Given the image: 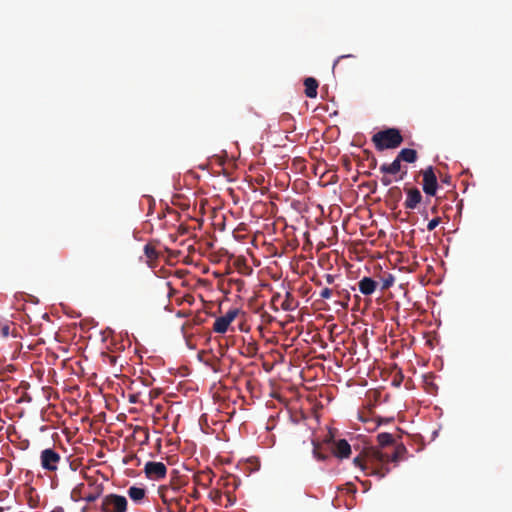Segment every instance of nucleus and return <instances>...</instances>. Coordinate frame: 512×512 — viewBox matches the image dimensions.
Listing matches in <instances>:
<instances>
[{"instance_id": "f257e3e1", "label": "nucleus", "mask_w": 512, "mask_h": 512, "mask_svg": "<svg viewBox=\"0 0 512 512\" xmlns=\"http://www.w3.org/2000/svg\"><path fill=\"white\" fill-rule=\"evenodd\" d=\"M363 457L366 458L367 469L369 474L384 478L390 469L387 464L390 462L388 454L383 453L376 447H366L363 449Z\"/></svg>"}, {"instance_id": "f03ea898", "label": "nucleus", "mask_w": 512, "mask_h": 512, "mask_svg": "<svg viewBox=\"0 0 512 512\" xmlns=\"http://www.w3.org/2000/svg\"><path fill=\"white\" fill-rule=\"evenodd\" d=\"M371 140L377 151H384L398 148L403 142V136L397 128H386L375 133Z\"/></svg>"}, {"instance_id": "7ed1b4c3", "label": "nucleus", "mask_w": 512, "mask_h": 512, "mask_svg": "<svg viewBox=\"0 0 512 512\" xmlns=\"http://www.w3.org/2000/svg\"><path fill=\"white\" fill-rule=\"evenodd\" d=\"M128 501L125 496L111 493L102 498L101 512H126Z\"/></svg>"}, {"instance_id": "20e7f679", "label": "nucleus", "mask_w": 512, "mask_h": 512, "mask_svg": "<svg viewBox=\"0 0 512 512\" xmlns=\"http://www.w3.org/2000/svg\"><path fill=\"white\" fill-rule=\"evenodd\" d=\"M61 461V456L52 448L42 450L40 455L41 466L44 470L54 472Z\"/></svg>"}, {"instance_id": "39448f33", "label": "nucleus", "mask_w": 512, "mask_h": 512, "mask_svg": "<svg viewBox=\"0 0 512 512\" xmlns=\"http://www.w3.org/2000/svg\"><path fill=\"white\" fill-rule=\"evenodd\" d=\"M423 176L422 188L427 196H435L438 188V181L432 166L421 171Z\"/></svg>"}, {"instance_id": "423d86ee", "label": "nucleus", "mask_w": 512, "mask_h": 512, "mask_svg": "<svg viewBox=\"0 0 512 512\" xmlns=\"http://www.w3.org/2000/svg\"><path fill=\"white\" fill-rule=\"evenodd\" d=\"M145 475L150 480H161L166 477L167 467L163 462L149 461L144 467Z\"/></svg>"}, {"instance_id": "0eeeda50", "label": "nucleus", "mask_w": 512, "mask_h": 512, "mask_svg": "<svg viewBox=\"0 0 512 512\" xmlns=\"http://www.w3.org/2000/svg\"><path fill=\"white\" fill-rule=\"evenodd\" d=\"M238 313V309H231L224 316L218 317L213 324V331L219 334L226 333L229 325L235 320Z\"/></svg>"}, {"instance_id": "6e6552de", "label": "nucleus", "mask_w": 512, "mask_h": 512, "mask_svg": "<svg viewBox=\"0 0 512 512\" xmlns=\"http://www.w3.org/2000/svg\"><path fill=\"white\" fill-rule=\"evenodd\" d=\"M405 192L407 194L406 200L404 202V206L406 209H415L422 201V194L418 188H405Z\"/></svg>"}, {"instance_id": "1a4fd4ad", "label": "nucleus", "mask_w": 512, "mask_h": 512, "mask_svg": "<svg viewBox=\"0 0 512 512\" xmlns=\"http://www.w3.org/2000/svg\"><path fill=\"white\" fill-rule=\"evenodd\" d=\"M333 453L338 458H348L351 454V446L345 439L335 442Z\"/></svg>"}, {"instance_id": "9d476101", "label": "nucleus", "mask_w": 512, "mask_h": 512, "mask_svg": "<svg viewBox=\"0 0 512 512\" xmlns=\"http://www.w3.org/2000/svg\"><path fill=\"white\" fill-rule=\"evenodd\" d=\"M377 286L378 283L370 277H363L358 282L359 291L366 296L373 294Z\"/></svg>"}, {"instance_id": "9b49d317", "label": "nucleus", "mask_w": 512, "mask_h": 512, "mask_svg": "<svg viewBox=\"0 0 512 512\" xmlns=\"http://www.w3.org/2000/svg\"><path fill=\"white\" fill-rule=\"evenodd\" d=\"M146 489L138 486H131L127 490L129 498L135 503H141L146 497Z\"/></svg>"}, {"instance_id": "f8f14e48", "label": "nucleus", "mask_w": 512, "mask_h": 512, "mask_svg": "<svg viewBox=\"0 0 512 512\" xmlns=\"http://www.w3.org/2000/svg\"><path fill=\"white\" fill-rule=\"evenodd\" d=\"M380 171L383 174L395 175L401 171V161L398 157H396L392 163L387 164L384 163L380 166Z\"/></svg>"}, {"instance_id": "ddd939ff", "label": "nucleus", "mask_w": 512, "mask_h": 512, "mask_svg": "<svg viewBox=\"0 0 512 512\" xmlns=\"http://www.w3.org/2000/svg\"><path fill=\"white\" fill-rule=\"evenodd\" d=\"M305 95L309 98L317 96L318 81L313 77H308L304 80Z\"/></svg>"}, {"instance_id": "4468645a", "label": "nucleus", "mask_w": 512, "mask_h": 512, "mask_svg": "<svg viewBox=\"0 0 512 512\" xmlns=\"http://www.w3.org/2000/svg\"><path fill=\"white\" fill-rule=\"evenodd\" d=\"M397 157L400 159V161L414 163L417 160L418 155L416 150L404 148L398 153Z\"/></svg>"}, {"instance_id": "2eb2a0df", "label": "nucleus", "mask_w": 512, "mask_h": 512, "mask_svg": "<svg viewBox=\"0 0 512 512\" xmlns=\"http://www.w3.org/2000/svg\"><path fill=\"white\" fill-rule=\"evenodd\" d=\"M361 420H362L363 422L373 424V426L368 427V429L374 430V429H376L377 427H379L381 424H388V423H391V422L393 421V417H390V418L376 417L375 419H371V420H369V419L364 418L363 416H361Z\"/></svg>"}, {"instance_id": "dca6fc26", "label": "nucleus", "mask_w": 512, "mask_h": 512, "mask_svg": "<svg viewBox=\"0 0 512 512\" xmlns=\"http://www.w3.org/2000/svg\"><path fill=\"white\" fill-rule=\"evenodd\" d=\"M163 501L165 504L168 505V509L172 510L175 506L178 510V512H186V506L182 504L181 500L178 499H171L167 500L164 496H162Z\"/></svg>"}, {"instance_id": "f3484780", "label": "nucleus", "mask_w": 512, "mask_h": 512, "mask_svg": "<svg viewBox=\"0 0 512 512\" xmlns=\"http://www.w3.org/2000/svg\"><path fill=\"white\" fill-rule=\"evenodd\" d=\"M294 298L290 292H287L285 295L284 301L281 303V308L284 311H292L295 309Z\"/></svg>"}, {"instance_id": "a211bd4d", "label": "nucleus", "mask_w": 512, "mask_h": 512, "mask_svg": "<svg viewBox=\"0 0 512 512\" xmlns=\"http://www.w3.org/2000/svg\"><path fill=\"white\" fill-rule=\"evenodd\" d=\"M337 294L342 300L337 301L336 304L340 305L343 309H347L350 301V293L347 290H342L338 291Z\"/></svg>"}, {"instance_id": "6ab92c4d", "label": "nucleus", "mask_w": 512, "mask_h": 512, "mask_svg": "<svg viewBox=\"0 0 512 512\" xmlns=\"http://www.w3.org/2000/svg\"><path fill=\"white\" fill-rule=\"evenodd\" d=\"M377 441L381 447H384L393 443V437L389 433H380L377 435Z\"/></svg>"}, {"instance_id": "aec40b11", "label": "nucleus", "mask_w": 512, "mask_h": 512, "mask_svg": "<svg viewBox=\"0 0 512 512\" xmlns=\"http://www.w3.org/2000/svg\"><path fill=\"white\" fill-rule=\"evenodd\" d=\"M406 452V448L404 445H398L396 448H395V451L394 453L389 457H390V462L393 461V462H396L398 461L402 455Z\"/></svg>"}, {"instance_id": "412c9836", "label": "nucleus", "mask_w": 512, "mask_h": 512, "mask_svg": "<svg viewBox=\"0 0 512 512\" xmlns=\"http://www.w3.org/2000/svg\"><path fill=\"white\" fill-rule=\"evenodd\" d=\"M353 463L363 471L368 470L367 464H366V458L363 457V450L357 457L354 458Z\"/></svg>"}, {"instance_id": "4be33fe9", "label": "nucleus", "mask_w": 512, "mask_h": 512, "mask_svg": "<svg viewBox=\"0 0 512 512\" xmlns=\"http://www.w3.org/2000/svg\"><path fill=\"white\" fill-rule=\"evenodd\" d=\"M394 283V277L391 274H388L386 277L382 279V290L389 289Z\"/></svg>"}, {"instance_id": "5701e85b", "label": "nucleus", "mask_w": 512, "mask_h": 512, "mask_svg": "<svg viewBox=\"0 0 512 512\" xmlns=\"http://www.w3.org/2000/svg\"><path fill=\"white\" fill-rule=\"evenodd\" d=\"M347 58H353V55H342L340 57H338V59L334 62L333 64V72L335 73L336 71H338L339 73L343 72L342 71V68L340 66V61L341 60H344V59H347Z\"/></svg>"}, {"instance_id": "b1692460", "label": "nucleus", "mask_w": 512, "mask_h": 512, "mask_svg": "<svg viewBox=\"0 0 512 512\" xmlns=\"http://www.w3.org/2000/svg\"><path fill=\"white\" fill-rule=\"evenodd\" d=\"M440 221H441L440 217H435L432 220H430L427 225V230L433 231L439 225Z\"/></svg>"}, {"instance_id": "393cba45", "label": "nucleus", "mask_w": 512, "mask_h": 512, "mask_svg": "<svg viewBox=\"0 0 512 512\" xmlns=\"http://www.w3.org/2000/svg\"><path fill=\"white\" fill-rule=\"evenodd\" d=\"M101 490H98L95 493H90L87 496L84 497V500L88 503H92L97 500V498L100 496Z\"/></svg>"}, {"instance_id": "a878e982", "label": "nucleus", "mask_w": 512, "mask_h": 512, "mask_svg": "<svg viewBox=\"0 0 512 512\" xmlns=\"http://www.w3.org/2000/svg\"><path fill=\"white\" fill-rule=\"evenodd\" d=\"M313 454L315 456V458H317L318 460H321V461H324L327 459V455L322 453L320 450H319V447L318 446H315L314 449H313Z\"/></svg>"}, {"instance_id": "bb28decb", "label": "nucleus", "mask_w": 512, "mask_h": 512, "mask_svg": "<svg viewBox=\"0 0 512 512\" xmlns=\"http://www.w3.org/2000/svg\"><path fill=\"white\" fill-rule=\"evenodd\" d=\"M0 334L3 338H6L10 334V326L8 324L0 325Z\"/></svg>"}, {"instance_id": "cd10ccee", "label": "nucleus", "mask_w": 512, "mask_h": 512, "mask_svg": "<svg viewBox=\"0 0 512 512\" xmlns=\"http://www.w3.org/2000/svg\"><path fill=\"white\" fill-rule=\"evenodd\" d=\"M332 295V289L330 288H323L320 292V297L323 298V299H329Z\"/></svg>"}, {"instance_id": "c85d7f7f", "label": "nucleus", "mask_w": 512, "mask_h": 512, "mask_svg": "<svg viewBox=\"0 0 512 512\" xmlns=\"http://www.w3.org/2000/svg\"><path fill=\"white\" fill-rule=\"evenodd\" d=\"M367 154H368V159L370 160V164H369L370 168L375 169L378 164L376 157L369 152H367Z\"/></svg>"}, {"instance_id": "c756f323", "label": "nucleus", "mask_w": 512, "mask_h": 512, "mask_svg": "<svg viewBox=\"0 0 512 512\" xmlns=\"http://www.w3.org/2000/svg\"><path fill=\"white\" fill-rule=\"evenodd\" d=\"M280 297H281L280 293H275L272 296L271 304H272V307H273L274 311H278V308L276 307V303L279 301Z\"/></svg>"}, {"instance_id": "7c9ffc66", "label": "nucleus", "mask_w": 512, "mask_h": 512, "mask_svg": "<svg viewBox=\"0 0 512 512\" xmlns=\"http://www.w3.org/2000/svg\"><path fill=\"white\" fill-rule=\"evenodd\" d=\"M145 254H146L148 257H152V256H154V254H155V250H154V248L150 247L149 245H146V246H145Z\"/></svg>"}, {"instance_id": "2f4dec72", "label": "nucleus", "mask_w": 512, "mask_h": 512, "mask_svg": "<svg viewBox=\"0 0 512 512\" xmlns=\"http://www.w3.org/2000/svg\"><path fill=\"white\" fill-rule=\"evenodd\" d=\"M325 280L328 284H333L334 281H335V276L332 275V274H326L325 275Z\"/></svg>"}, {"instance_id": "473e14b6", "label": "nucleus", "mask_w": 512, "mask_h": 512, "mask_svg": "<svg viewBox=\"0 0 512 512\" xmlns=\"http://www.w3.org/2000/svg\"><path fill=\"white\" fill-rule=\"evenodd\" d=\"M381 182L384 186H389L392 183V180L387 176H383Z\"/></svg>"}, {"instance_id": "72a5a7b5", "label": "nucleus", "mask_w": 512, "mask_h": 512, "mask_svg": "<svg viewBox=\"0 0 512 512\" xmlns=\"http://www.w3.org/2000/svg\"><path fill=\"white\" fill-rule=\"evenodd\" d=\"M450 179H451V178H450L449 176H446V177H444V178L442 179V182H443V183H446V184H448V185H450Z\"/></svg>"}, {"instance_id": "f704fd0d", "label": "nucleus", "mask_w": 512, "mask_h": 512, "mask_svg": "<svg viewBox=\"0 0 512 512\" xmlns=\"http://www.w3.org/2000/svg\"><path fill=\"white\" fill-rule=\"evenodd\" d=\"M227 497H228L229 504H230V505H232V504L234 503V501H235V500H234V499H232V497H231V495H230V494H228V495H227Z\"/></svg>"}, {"instance_id": "c9c22d12", "label": "nucleus", "mask_w": 512, "mask_h": 512, "mask_svg": "<svg viewBox=\"0 0 512 512\" xmlns=\"http://www.w3.org/2000/svg\"><path fill=\"white\" fill-rule=\"evenodd\" d=\"M51 512H63V508L62 507H57L54 510H52Z\"/></svg>"}, {"instance_id": "e433bc0d", "label": "nucleus", "mask_w": 512, "mask_h": 512, "mask_svg": "<svg viewBox=\"0 0 512 512\" xmlns=\"http://www.w3.org/2000/svg\"><path fill=\"white\" fill-rule=\"evenodd\" d=\"M431 212L432 213H437V206L436 205L431 208Z\"/></svg>"}, {"instance_id": "4c0bfd02", "label": "nucleus", "mask_w": 512, "mask_h": 512, "mask_svg": "<svg viewBox=\"0 0 512 512\" xmlns=\"http://www.w3.org/2000/svg\"><path fill=\"white\" fill-rule=\"evenodd\" d=\"M406 173H407V171H404L403 174L399 177V179L402 180Z\"/></svg>"}, {"instance_id": "58836bf2", "label": "nucleus", "mask_w": 512, "mask_h": 512, "mask_svg": "<svg viewBox=\"0 0 512 512\" xmlns=\"http://www.w3.org/2000/svg\"><path fill=\"white\" fill-rule=\"evenodd\" d=\"M315 284H316L317 286H321V285H322L321 281H319V280H318V281H316V282H315Z\"/></svg>"}, {"instance_id": "ea45409f", "label": "nucleus", "mask_w": 512, "mask_h": 512, "mask_svg": "<svg viewBox=\"0 0 512 512\" xmlns=\"http://www.w3.org/2000/svg\"><path fill=\"white\" fill-rule=\"evenodd\" d=\"M3 511H4L3 507H0V512H3Z\"/></svg>"}]
</instances>
